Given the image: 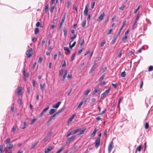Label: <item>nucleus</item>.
Returning a JSON list of instances; mask_svg holds the SVG:
<instances>
[{"mask_svg":"<svg viewBox=\"0 0 153 153\" xmlns=\"http://www.w3.org/2000/svg\"><path fill=\"white\" fill-rule=\"evenodd\" d=\"M98 130V129L95 128L94 129V132H93V133L91 134V136L92 137H93L95 136V135L96 134Z\"/></svg>","mask_w":153,"mask_h":153,"instance_id":"nucleus-15","label":"nucleus"},{"mask_svg":"<svg viewBox=\"0 0 153 153\" xmlns=\"http://www.w3.org/2000/svg\"><path fill=\"white\" fill-rule=\"evenodd\" d=\"M80 129L79 128L75 130L72 131L73 133V135L76 134L79 131H80Z\"/></svg>","mask_w":153,"mask_h":153,"instance_id":"nucleus-24","label":"nucleus"},{"mask_svg":"<svg viewBox=\"0 0 153 153\" xmlns=\"http://www.w3.org/2000/svg\"><path fill=\"white\" fill-rule=\"evenodd\" d=\"M56 111V110L54 109H51L49 111V114L50 115H51L53 114V113L55 112Z\"/></svg>","mask_w":153,"mask_h":153,"instance_id":"nucleus-16","label":"nucleus"},{"mask_svg":"<svg viewBox=\"0 0 153 153\" xmlns=\"http://www.w3.org/2000/svg\"><path fill=\"white\" fill-rule=\"evenodd\" d=\"M112 29H110L109 30H108V32L107 33V34L108 35L109 34L111 33V32H112Z\"/></svg>","mask_w":153,"mask_h":153,"instance_id":"nucleus-60","label":"nucleus"},{"mask_svg":"<svg viewBox=\"0 0 153 153\" xmlns=\"http://www.w3.org/2000/svg\"><path fill=\"white\" fill-rule=\"evenodd\" d=\"M63 69H61L60 71V72H59V75L60 76H62V74L63 73Z\"/></svg>","mask_w":153,"mask_h":153,"instance_id":"nucleus-57","label":"nucleus"},{"mask_svg":"<svg viewBox=\"0 0 153 153\" xmlns=\"http://www.w3.org/2000/svg\"><path fill=\"white\" fill-rule=\"evenodd\" d=\"M11 140V139L9 138L7 139L6 140L4 141V143L5 144H7V143H10V141Z\"/></svg>","mask_w":153,"mask_h":153,"instance_id":"nucleus-26","label":"nucleus"},{"mask_svg":"<svg viewBox=\"0 0 153 153\" xmlns=\"http://www.w3.org/2000/svg\"><path fill=\"white\" fill-rule=\"evenodd\" d=\"M16 126H13L12 128V131L13 132H15L16 130Z\"/></svg>","mask_w":153,"mask_h":153,"instance_id":"nucleus-52","label":"nucleus"},{"mask_svg":"<svg viewBox=\"0 0 153 153\" xmlns=\"http://www.w3.org/2000/svg\"><path fill=\"white\" fill-rule=\"evenodd\" d=\"M49 139V138L47 136H46L44 139L42 140V142L45 143V142H46L47 141H48Z\"/></svg>","mask_w":153,"mask_h":153,"instance_id":"nucleus-29","label":"nucleus"},{"mask_svg":"<svg viewBox=\"0 0 153 153\" xmlns=\"http://www.w3.org/2000/svg\"><path fill=\"white\" fill-rule=\"evenodd\" d=\"M33 54V51L32 48H30L27 50L26 52V54L28 58L31 57Z\"/></svg>","mask_w":153,"mask_h":153,"instance_id":"nucleus-3","label":"nucleus"},{"mask_svg":"<svg viewBox=\"0 0 153 153\" xmlns=\"http://www.w3.org/2000/svg\"><path fill=\"white\" fill-rule=\"evenodd\" d=\"M43 60V58L42 57H40L39 58L38 62L41 63Z\"/></svg>","mask_w":153,"mask_h":153,"instance_id":"nucleus-45","label":"nucleus"},{"mask_svg":"<svg viewBox=\"0 0 153 153\" xmlns=\"http://www.w3.org/2000/svg\"><path fill=\"white\" fill-rule=\"evenodd\" d=\"M107 67H105L103 68H102L101 70V72L103 73L105 72L107 70Z\"/></svg>","mask_w":153,"mask_h":153,"instance_id":"nucleus-37","label":"nucleus"},{"mask_svg":"<svg viewBox=\"0 0 153 153\" xmlns=\"http://www.w3.org/2000/svg\"><path fill=\"white\" fill-rule=\"evenodd\" d=\"M100 91V89L99 88L95 89L94 91L93 92V95H94L98 91Z\"/></svg>","mask_w":153,"mask_h":153,"instance_id":"nucleus-31","label":"nucleus"},{"mask_svg":"<svg viewBox=\"0 0 153 153\" xmlns=\"http://www.w3.org/2000/svg\"><path fill=\"white\" fill-rule=\"evenodd\" d=\"M104 77H105V75L104 74V75H102L101 76V77L98 80L100 82H101L102 81V80L104 79Z\"/></svg>","mask_w":153,"mask_h":153,"instance_id":"nucleus-32","label":"nucleus"},{"mask_svg":"<svg viewBox=\"0 0 153 153\" xmlns=\"http://www.w3.org/2000/svg\"><path fill=\"white\" fill-rule=\"evenodd\" d=\"M36 119L35 118L33 119L32 120L31 122L30 123V124L32 125L36 121Z\"/></svg>","mask_w":153,"mask_h":153,"instance_id":"nucleus-47","label":"nucleus"},{"mask_svg":"<svg viewBox=\"0 0 153 153\" xmlns=\"http://www.w3.org/2000/svg\"><path fill=\"white\" fill-rule=\"evenodd\" d=\"M112 85L115 88H117V83H116L115 84H112Z\"/></svg>","mask_w":153,"mask_h":153,"instance_id":"nucleus-61","label":"nucleus"},{"mask_svg":"<svg viewBox=\"0 0 153 153\" xmlns=\"http://www.w3.org/2000/svg\"><path fill=\"white\" fill-rule=\"evenodd\" d=\"M113 147V143L112 141L111 142L110 144L108 146V151L110 152Z\"/></svg>","mask_w":153,"mask_h":153,"instance_id":"nucleus-6","label":"nucleus"},{"mask_svg":"<svg viewBox=\"0 0 153 153\" xmlns=\"http://www.w3.org/2000/svg\"><path fill=\"white\" fill-rule=\"evenodd\" d=\"M105 15V14L104 13H102L99 16L98 18L97 19V20L99 22H100L103 19Z\"/></svg>","mask_w":153,"mask_h":153,"instance_id":"nucleus-8","label":"nucleus"},{"mask_svg":"<svg viewBox=\"0 0 153 153\" xmlns=\"http://www.w3.org/2000/svg\"><path fill=\"white\" fill-rule=\"evenodd\" d=\"M36 81L34 79H33L32 83H33V86L34 87H35V85H36Z\"/></svg>","mask_w":153,"mask_h":153,"instance_id":"nucleus-55","label":"nucleus"},{"mask_svg":"<svg viewBox=\"0 0 153 153\" xmlns=\"http://www.w3.org/2000/svg\"><path fill=\"white\" fill-rule=\"evenodd\" d=\"M64 110V109H63L60 110L59 111L56 113L55 114L51 117L47 122L48 125V126H49L50 124V123L52 121V120L54 119L56 116L58 115L59 113L61 112L62 111H63Z\"/></svg>","mask_w":153,"mask_h":153,"instance_id":"nucleus-1","label":"nucleus"},{"mask_svg":"<svg viewBox=\"0 0 153 153\" xmlns=\"http://www.w3.org/2000/svg\"><path fill=\"white\" fill-rule=\"evenodd\" d=\"M6 144V147L9 149L12 148L13 146V144L10 143Z\"/></svg>","mask_w":153,"mask_h":153,"instance_id":"nucleus-14","label":"nucleus"},{"mask_svg":"<svg viewBox=\"0 0 153 153\" xmlns=\"http://www.w3.org/2000/svg\"><path fill=\"white\" fill-rule=\"evenodd\" d=\"M152 71H153V66L151 65L150 66L149 68L148 71L150 72Z\"/></svg>","mask_w":153,"mask_h":153,"instance_id":"nucleus-40","label":"nucleus"},{"mask_svg":"<svg viewBox=\"0 0 153 153\" xmlns=\"http://www.w3.org/2000/svg\"><path fill=\"white\" fill-rule=\"evenodd\" d=\"M49 108V106H48L45 108L42 111L45 113L48 109Z\"/></svg>","mask_w":153,"mask_h":153,"instance_id":"nucleus-48","label":"nucleus"},{"mask_svg":"<svg viewBox=\"0 0 153 153\" xmlns=\"http://www.w3.org/2000/svg\"><path fill=\"white\" fill-rule=\"evenodd\" d=\"M45 12L46 13L49 10L48 4H47L46 5L45 7Z\"/></svg>","mask_w":153,"mask_h":153,"instance_id":"nucleus-23","label":"nucleus"},{"mask_svg":"<svg viewBox=\"0 0 153 153\" xmlns=\"http://www.w3.org/2000/svg\"><path fill=\"white\" fill-rule=\"evenodd\" d=\"M52 134V131H50L49 133L47 134V135L46 136L49 138V137H50L51 136Z\"/></svg>","mask_w":153,"mask_h":153,"instance_id":"nucleus-38","label":"nucleus"},{"mask_svg":"<svg viewBox=\"0 0 153 153\" xmlns=\"http://www.w3.org/2000/svg\"><path fill=\"white\" fill-rule=\"evenodd\" d=\"M106 42L105 40H104L101 44V47H103V46L104 45H105V44Z\"/></svg>","mask_w":153,"mask_h":153,"instance_id":"nucleus-56","label":"nucleus"},{"mask_svg":"<svg viewBox=\"0 0 153 153\" xmlns=\"http://www.w3.org/2000/svg\"><path fill=\"white\" fill-rule=\"evenodd\" d=\"M64 49L65 51H67L68 52V53H69V54H70V53L71 51H70V50H69V49L68 47H65L64 48Z\"/></svg>","mask_w":153,"mask_h":153,"instance_id":"nucleus-22","label":"nucleus"},{"mask_svg":"<svg viewBox=\"0 0 153 153\" xmlns=\"http://www.w3.org/2000/svg\"><path fill=\"white\" fill-rule=\"evenodd\" d=\"M23 74L24 76L25 80L26 81L25 70V68H23Z\"/></svg>","mask_w":153,"mask_h":153,"instance_id":"nucleus-34","label":"nucleus"},{"mask_svg":"<svg viewBox=\"0 0 153 153\" xmlns=\"http://www.w3.org/2000/svg\"><path fill=\"white\" fill-rule=\"evenodd\" d=\"M88 8L87 5L85 6V9L84 12V14L85 16H86L88 15Z\"/></svg>","mask_w":153,"mask_h":153,"instance_id":"nucleus-11","label":"nucleus"},{"mask_svg":"<svg viewBox=\"0 0 153 153\" xmlns=\"http://www.w3.org/2000/svg\"><path fill=\"white\" fill-rule=\"evenodd\" d=\"M101 133H100L98 135L99 137L95 141V146L96 148L97 149L99 146L100 143V137H101Z\"/></svg>","mask_w":153,"mask_h":153,"instance_id":"nucleus-2","label":"nucleus"},{"mask_svg":"<svg viewBox=\"0 0 153 153\" xmlns=\"http://www.w3.org/2000/svg\"><path fill=\"white\" fill-rule=\"evenodd\" d=\"M76 114H73L72 116L69 118L68 123H71L72 120L76 116Z\"/></svg>","mask_w":153,"mask_h":153,"instance_id":"nucleus-13","label":"nucleus"},{"mask_svg":"<svg viewBox=\"0 0 153 153\" xmlns=\"http://www.w3.org/2000/svg\"><path fill=\"white\" fill-rule=\"evenodd\" d=\"M76 54V53H74L72 56L71 57V61H73L75 57V55Z\"/></svg>","mask_w":153,"mask_h":153,"instance_id":"nucleus-35","label":"nucleus"},{"mask_svg":"<svg viewBox=\"0 0 153 153\" xmlns=\"http://www.w3.org/2000/svg\"><path fill=\"white\" fill-rule=\"evenodd\" d=\"M140 6L139 5L137 7V8L134 11V13H136L137 12V11L139 10V9L140 8Z\"/></svg>","mask_w":153,"mask_h":153,"instance_id":"nucleus-62","label":"nucleus"},{"mask_svg":"<svg viewBox=\"0 0 153 153\" xmlns=\"http://www.w3.org/2000/svg\"><path fill=\"white\" fill-rule=\"evenodd\" d=\"M86 19L85 20L82 24V25L83 28H85V26L86 24Z\"/></svg>","mask_w":153,"mask_h":153,"instance_id":"nucleus-27","label":"nucleus"},{"mask_svg":"<svg viewBox=\"0 0 153 153\" xmlns=\"http://www.w3.org/2000/svg\"><path fill=\"white\" fill-rule=\"evenodd\" d=\"M126 6L124 5H122L119 8L120 10H123L125 8Z\"/></svg>","mask_w":153,"mask_h":153,"instance_id":"nucleus-42","label":"nucleus"},{"mask_svg":"<svg viewBox=\"0 0 153 153\" xmlns=\"http://www.w3.org/2000/svg\"><path fill=\"white\" fill-rule=\"evenodd\" d=\"M71 42H72L71 41L69 43V47H70V48H72L74 47L75 46L76 44V42H74L72 44V45H71Z\"/></svg>","mask_w":153,"mask_h":153,"instance_id":"nucleus-19","label":"nucleus"},{"mask_svg":"<svg viewBox=\"0 0 153 153\" xmlns=\"http://www.w3.org/2000/svg\"><path fill=\"white\" fill-rule=\"evenodd\" d=\"M35 33V34H37L39 32V28H36L34 30Z\"/></svg>","mask_w":153,"mask_h":153,"instance_id":"nucleus-51","label":"nucleus"},{"mask_svg":"<svg viewBox=\"0 0 153 153\" xmlns=\"http://www.w3.org/2000/svg\"><path fill=\"white\" fill-rule=\"evenodd\" d=\"M107 130H105V131L104 132V136L105 137H107Z\"/></svg>","mask_w":153,"mask_h":153,"instance_id":"nucleus-59","label":"nucleus"},{"mask_svg":"<svg viewBox=\"0 0 153 153\" xmlns=\"http://www.w3.org/2000/svg\"><path fill=\"white\" fill-rule=\"evenodd\" d=\"M65 14L64 15V16H63V17H62V19L60 23V25L59 26V29H61L62 27L63 24L65 20Z\"/></svg>","mask_w":153,"mask_h":153,"instance_id":"nucleus-7","label":"nucleus"},{"mask_svg":"<svg viewBox=\"0 0 153 153\" xmlns=\"http://www.w3.org/2000/svg\"><path fill=\"white\" fill-rule=\"evenodd\" d=\"M39 143V141H38L34 145L32 146V147H31L30 149H34L35 147H36L37 146V145Z\"/></svg>","mask_w":153,"mask_h":153,"instance_id":"nucleus-25","label":"nucleus"},{"mask_svg":"<svg viewBox=\"0 0 153 153\" xmlns=\"http://www.w3.org/2000/svg\"><path fill=\"white\" fill-rule=\"evenodd\" d=\"M121 76L123 77H125L126 76V72L125 71H124L123 72H122L121 74Z\"/></svg>","mask_w":153,"mask_h":153,"instance_id":"nucleus-41","label":"nucleus"},{"mask_svg":"<svg viewBox=\"0 0 153 153\" xmlns=\"http://www.w3.org/2000/svg\"><path fill=\"white\" fill-rule=\"evenodd\" d=\"M76 37V35L75 34L73 36L71 37V41L72 42L74 40V39Z\"/></svg>","mask_w":153,"mask_h":153,"instance_id":"nucleus-49","label":"nucleus"},{"mask_svg":"<svg viewBox=\"0 0 153 153\" xmlns=\"http://www.w3.org/2000/svg\"><path fill=\"white\" fill-rule=\"evenodd\" d=\"M75 137L74 136H72L71 137L68 138L66 141V144H67L75 140Z\"/></svg>","mask_w":153,"mask_h":153,"instance_id":"nucleus-4","label":"nucleus"},{"mask_svg":"<svg viewBox=\"0 0 153 153\" xmlns=\"http://www.w3.org/2000/svg\"><path fill=\"white\" fill-rule=\"evenodd\" d=\"M17 93L19 95H20L21 94V93L22 91V89L21 87H18L17 89Z\"/></svg>","mask_w":153,"mask_h":153,"instance_id":"nucleus-17","label":"nucleus"},{"mask_svg":"<svg viewBox=\"0 0 153 153\" xmlns=\"http://www.w3.org/2000/svg\"><path fill=\"white\" fill-rule=\"evenodd\" d=\"M90 89L86 90L84 96L85 97H86L88 96V93L90 92Z\"/></svg>","mask_w":153,"mask_h":153,"instance_id":"nucleus-18","label":"nucleus"},{"mask_svg":"<svg viewBox=\"0 0 153 153\" xmlns=\"http://www.w3.org/2000/svg\"><path fill=\"white\" fill-rule=\"evenodd\" d=\"M127 38V36L125 35V36L123 38L122 40L123 41H125L126 40Z\"/></svg>","mask_w":153,"mask_h":153,"instance_id":"nucleus-54","label":"nucleus"},{"mask_svg":"<svg viewBox=\"0 0 153 153\" xmlns=\"http://www.w3.org/2000/svg\"><path fill=\"white\" fill-rule=\"evenodd\" d=\"M37 40V38H36L35 37L33 38L32 40L33 42H35Z\"/></svg>","mask_w":153,"mask_h":153,"instance_id":"nucleus-64","label":"nucleus"},{"mask_svg":"<svg viewBox=\"0 0 153 153\" xmlns=\"http://www.w3.org/2000/svg\"><path fill=\"white\" fill-rule=\"evenodd\" d=\"M143 84V82L142 80H141L140 81V88H141L142 87Z\"/></svg>","mask_w":153,"mask_h":153,"instance_id":"nucleus-58","label":"nucleus"},{"mask_svg":"<svg viewBox=\"0 0 153 153\" xmlns=\"http://www.w3.org/2000/svg\"><path fill=\"white\" fill-rule=\"evenodd\" d=\"M110 90V88H109L106 90L104 93L102 94L101 95V99H102L105 97L106 94H108Z\"/></svg>","mask_w":153,"mask_h":153,"instance_id":"nucleus-5","label":"nucleus"},{"mask_svg":"<svg viewBox=\"0 0 153 153\" xmlns=\"http://www.w3.org/2000/svg\"><path fill=\"white\" fill-rule=\"evenodd\" d=\"M53 147L52 146H48V148L46 149L45 150V153H48L53 148Z\"/></svg>","mask_w":153,"mask_h":153,"instance_id":"nucleus-9","label":"nucleus"},{"mask_svg":"<svg viewBox=\"0 0 153 153\" xmlns=\"http://www.w3.org/2000/svg\"><path fill=\"white\" fill-rule=\"evenodd\" d=\"M82 105V103L81 102L79 105L77 106L76 109H78L81 108V106Z\"/></svg>","mask_w":153,"mask_h":153,"instance_id":"nucleus-39","label":"nucleus"},{"mask_svg":"<svg viewBox=\"0 0 153 153\" xmlns=\"http://www.w3.org/2000/svg\"><path fill=\"white\" fill-rule=\"evenodd\" d=\"M142 148V146L141 145H140L137 147V148L136 149V152H137V151L139 152H140L141 151V149Z\"/></svg>","mask_w":153,"mask_h":153,"instance_id":"nucleus-28","label":"nucleus"},{"mask_svg":"<svg viewBox=\"0 0 153 153\" xmlns=\"http://www.w3.org/2000/svg\"><path fill=\"white\" fill-rule=\"evenodd\" d=\"M61 101L59 102H57V103L54 104L52 106V107L53 108H57L59 107V105H60L61 104Z\"/></svg>","mask_w":153,"mask_h":153,"instance_id":"nucleus-12","label":"nucleus"},{"mask_svg":"<svg viewBox=\"0 0 153 153\" xmlns=\"http://www.w3.org/2000/svg\"><path fill=\"white\" fill-rule=\"evenodd\" d=\"M140 16V14L139 13H138V15H137V16L136 17L135 20L134 21V27L135 26L136 23H137V21H138V19L139 18Z\"/></svg>","mask_w":153,"mask_h":153,"instance_id":"nucleus-20","label":"nucleus"},{"mask_svg":"<svg viewBox=\"0 0 153 153\" xmlns=\"http://www.w3.org/2000/svg\"><path fill=\"white\" fill-rule=\"evenodd\" d=\"M85 130L86 129H85L81 130L80 131V133L79 134H78V135L80 136L82 135V134H83Z\"/></svg>","mask_w":153,"mask_h":153,"instance_id":"nucleus-33","label":"nucleus"},{"mask_svg":"<svg viewBox=\"0 0 153 153\" xmlns=\"http://www.w3.org/2000/svg\"><path fill=\"white\" fill-rule=\"evenodd\" d=\"M94 65L91 68V69L90 70V71L89 72V74H90L91 73V72H92L93 71H94Z\"/></svg>","mask_w":153,"mask_h":153,"instance_id":"nucleus-43","label":"nucleus"},{"mask_svg":"<svg viewBox=\"0 0 153 153\" xmlns=\"http://www.w3.org/2000/svg\"><path fill=\"white\" fill-rule=\"evenodd\" d=\"M55 7V6L53 5L51 7V9L50 10L51 13H53V10Z\"/></svg>","mask_w":153,"mask_h":153,"instance_id":"nucleus-36","label":"nucleus"},{"mask_svg":"<svg viewBox=\"0 0 153 153\" xmlns=\"http://www.w3.org/2000/svg\"><path fill=\"white\" fill-rule=\"evenodd\" d=\"M64 148V146H62L56 153H60Z\"/></svg>","mask_w":153,"mask_h":153,"instance_id":"nucleus-30","label":"nucleus"},{"mask_svg":"<svg viewBox=\"0 0 153 153\" xmlns=\"http://www.w3.org/2000/svg\"><path fill=\"white\" fill-rule=\"evenodd\" d=\"M40 86L41 91L42 92H43L44 91V87L42 86L41 84H40Z\"/></svg>","mask_w":153,"mask_h":153,"instance_id":"nucleus-44","label":"nucleus"},{"mask_svg":"<svg viewBox=\"0 0 153 153\" xmlns=\"http://www.w3.org/2000/svg\"><path fill=\"white\" fill-rule=\"evenodd\" d=\"M63 30L64 32V36L65 37L66 36L67 34V31L65 27H64Z\"/></svg>","mask_w":153,"mask_h":153,"instance_id":"nucleus-21","label":"nucleus"},{"mask_svg":"<svg viewBox=\"0 0 153 153\" xmlns=\"http://www.w3.org/2000/svg\"><path fill=\"white\" fill-rule=\"evenodd\" d=\"M5 147L4 145L0 146V151L1 153L3 152L5 150Z\"/></svg>","mask_w":153,"mask_h":153,"instance_id":"nucleus-10","label":"nucleus"},{"mask_svg":"<svg viewBox=\"0 0 153 153\" xmlns=\"http://www.w3.org/2000/svg\"><path fill=\"white\" fill-rule=\"evenodd\" d=\"M149 127V124L147 123H146V124H145V128L146 129H147Z\"/></svg>","mask_w":153,"mask_h":153,"instance_id":"nucleus-53","label":"nucleus"},{"mask_svg":"<svg viewBox=\"0 0 153 153\" xmlns=\"http://www.w3.org/2000/svg\"><path fill=\"white\" fill-rule=\"evenodd\" d=\"M27 124L26 122L25 121L24 122V126L22 128V129H25L26 128V125Z\"/></svg>","mask_w":153,"mask_h":153,"instance_id":"nucleus-50","label":"nucleus"},{"mask_svg":"<svg viewBox=\"0 0 153 153\" xmlns=\"http://www.w3.org/2000/svg\"><path fill=\"white\" fill-rule=\"evenodd\" d=\"M72 134H73V132L72 131H71V132H70V133H68L66 135V137H69V136H70Z\"/></svg>","mask_w":153,"mask_h":153,"instance_id":"nucleus-46","label":"nucleus"},{"mask_svg":"<svg viewBox=\"0 0 153 153\" xmlns=\"http://www.w3.org/2000/svg\"><path fill=\"white\" fill-rule=\"evenodd\" d=\"M27 91L29 94H30V88L29 87H28L27 88Z\"/></svg>","mask_w":153,"mask_h":153,"instance_id":"nucleus-63","label":"nucleus"}]
</instances>
